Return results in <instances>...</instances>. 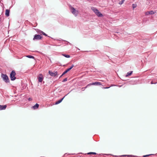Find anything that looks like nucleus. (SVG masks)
Instances as JSON below:
<instances>
[{
    "label": "nucleus",
    "instance_id": "1",
    "mask_svg": "<svg viewBox=\"0 0 157 157\" xmlns=\"http://www.w3.org/2000/svg\"><path fill=\"white\" fill-rule=\"evenodd\" d=\"M1 76L3 80L6 83H8L10 82V80L9 78L6 75L2 73Z\"/></svg>",
    "mask_w": 157,
    "mask_h": 157
},
{
    "label": "nucleus",
    "instance_id": "2",
    "mask_svg": "<svg viewBox=\"0 0 157 157\" xmlns=\"http://www.w3.org/2000/svg\"><path fill=\"white\" fill-rule=\"evenodd\" d=\"M91 9L98 17H101L102 16V14L95 8L93 7L91 8Z\"/></svg>",
    "mask_w": 157,
    "mask_h": 157
},
{
    "label": "nucleus",
    "instance_id": "3",
    "mask_svg": "<svg viewBox=\"0 0 157 157\" xmlns=\"http://www.w3.org/2000/svg\"><path fill=\"white\" fill-rule=\"evenodd\" d=\"M16 75V73L15 71L14 70L12 71L10 75V77L11 80L13 81L16 79L15 77Z\"/></svg>",
    "mask_w": 157,
    "mask_h": 157
},
{
    "label": "nucleus",
    "instance_id": "4",
    "mask_svg": "<svg viewBox=\"0 0 157 157\" xmlns=\"http://www.w3.org/2000/svg\"><path fill=\"white\" fill-rule=\"evenodd\" d=\"M71 11L75 16L78 15V10H76L73 7L71 6L70 8Z\"/></svg>",
    "mask_w": 157,
    "mask_h": 157
},
{
    "label": "nucleus",
    "instance_id": "5",
    "mask_svg": "<svg viewBox=\"0 0 157 157\" xmlns=\"http://www.w3.org/2000/svg\"><path fill=\"white\" fill-rule=\"evenodd\" d=\"M49 74L52 76L55 77L58 75V72L56 71H54V72L49 71H48Z\"/></svg>",
    "mask_w": 157,
    "mask_h": 157
},
{
    "label": "nucleus",
    "instance_id": "6",
    "mask_svg": "<svg viewBox=\"0 0 157 157\" xmlns=\"http://www.w3.org/2000/svg\"><path fill=\"white\" fill-rule=\"evenodd\" d=\"M42 38V36H41L39 34H36L34 36V38H33V40H40Z\"/></svg>",
    "mask_w": 157,
    "mask_h": 157
},
{
    "label": "nucleus",
    "instance_id": "7",
    "mask_svg": "<svg viewBox=\"0 0 157 157\" xmlns=\"http://www.w3.org/2000/svg\"><path fill=\"white\" fill-rule=\"evenodd\" d=\"M37 78L38 79V81L41 82H42L43 80V75L41 74H40L39 76L37 77Z\"/></svg>",
    "mask_w": 157,
    "mask_h": 157
},
{
    "label": "nucleus",
    "instance_id": "8",
    "mask_svg": "<svg viewBox=\"0 0 157 157\" xmlns=\"http://www.w3.org/2000/svg\"><path fill=\"white\" fill-rule=\"evenodd\" d=\"M74 66V65L72 64L71 67L67 69L66 70H65L63 73V75H64L65 74H66L67 73L68 71H70L71 69Z\"/></svg>",
    "mask_w": 157,
    "mask_h": 157
},
{
    "label": "nucleus",
    "instance_id": "9",
    "mask_svg": "<svg viewBox=\"0 0 157 157\" xmlns=\"http://www.w3.org/2000/svg\"><path fill=\"white\" fill-rule=\"evenodd\" d=\"M91 85H101V82H94L91 83Z\"/></svg>",
    "mask_w": 157,
    "mask_h": 157
},
{
    "label": "nucleus",
    "instance_id": "10",
    "mask_svg": "<svg viewBox=\"0 0 157 157\" xmlns=\"http://www.w3.org/2000/svg\"><path fill=\"white\" fill-rule=\"evenodd\" d=\"M7 107L6 105H0V110L5 109Z\"/></svg>",
    "mask_w": 157,
    "mask_h": 157
},
{
    "label": "nucleus",
    "instance_id": "11",
    "mask_svg": "<svg viewBox=\"0 0 157 157\" xmlns=\"http://www.w3.org/2000/svg\"><path fill=\"white\" fill-rule=\"evenodd\" d=\"M67 95H65L63 98H61V99H60L59 100H58V101H56V102L55 103V105H57V104H59V103H60V102H62V100H63V99H64V98Z\"/></svg>",
    "mask_w": 157,
    "mask_h": 157
},
{
    "label": "nucleus",
    "instance_id": "12",
    "mask_svg": "<svg viewBox=\"0 0 157 157\" xmlns=\"http://www.w3.org/2000/svg\"><path fill=\"white\" fill-rule=\"evenodd\" d=\"M10 10H9L6 9V10L5 15L7 17H8L10 16Z\"/></svg>",
    "mask_w": 157,
    "mask_h": 157
},
{
    "label": "nucleus",
    "instance_id": "13",
    "mask_svg": "<svg viewBox=\"0 0 157 157\" xmlns=\"http://www.w3.org/2000/svg\"><path fill=\"white\" fill-rule=\"evenodd\" d=\"M39 106V104H38L37 103H36V105H34L32 107L33 109H37L38 108Z\"/></svg>",
    "mask_w": 157,
    "mask_h": 157
},
{
    "label": "nucleus",
    "instance_id": "14",
    "mask_svg": "<svg viewBox=\"0 0 157 157\" xmlns=\"http://www.w3.org/2000/svg\"><path fill=\"white\" fill-rule=\"evenodd\" d=\"M132 71H130L127 73V75H126V77H128L132 73Z\"/></svg>",
    "mask_w": 157,
    "mask_h": 157
},
{
    "label": "nucleus",
    "instance_id": "15",
    "mask_svg": "<svg viewBox=\"0 0 157 157\" xmlns=\"http://www.w3.org/2000/svg\"><path fill=\"white\" fill-rule=\"evenodd\" d=\"M121 156H128V157H133L134 156V155H122Z\"/></svg>",
    "mask_w": 157,
    "mask_h": 157
},
{
    "label": "nucleus",
    "instance_id": "16",
    "mask_svg": "<svg viewBox=\"0 0 157 157\" xmlns=\"http://www.w3.org/2000/svg\"><path fill=\"white\" fill-rule=\"evenodd\" d=\"M26 57L29 58L34 59V57L33 56L31 55H28L26 56Z\"/></svg>",
    "mask_w": 157,
    "mask_h": 157
},
{
    "label": "nucleus",
    "instance_id": "17",
    "mask_svg": "<svg viewBox=\"0 0 157 157\" xmlns=\"http://www.w3.org/2000/svg\"><path fill=\"white\" fill-rule=\"evenodd\" d=\"M63 55L66 58L70 57V56L69 55H66L65 54H63Z\"/></svg>",
    "mask_w": 157,
    "mask_h": 157
},
{
    "label": "nucleus",
    "instance_id": "18",
    "mask_svg": "<svg viewBox=\"0 0 157 157\" xmlns=\"http://www.w3.org/2000/svg\"><path fill=\"white\" fill-rule=\"evenodd\" d=\"M87 154L88 155H90V154L96 155L97 154L95 152H90L88 153H87Z\"/></svg>",
    "mask_w": 157,
    "mask_h": 157
},
{
    "label": "nucleus",
    "instance_id": "19",
    "mask_svg": "<svg viewBox=\"0 0 157 157\" xmlns=\"http://www.w3.org/2000/svg\"><path fill=\"white\" fill-rule=\"evenodd\" d=\"M37 32L39 34H42V33L43 32V31L38 29V31Z\"/></svg>",
    "mask_w": 157,
    "mask_h": 157
},
{
    "label": "nucleus",
    "instance_id": "20",
    "mask_svg": "<svg viewBox=\"0 0 157 157\" xmlns=\"http://www.w3.org/2000/svg\"><path fill=\"white\" fill-rule=\"evenodd\" d=\"M155 13V12H154L153 11L151 10V11H149V13L150 14H152Z\"/></svg>",
    "mask_w": 157,
    "mask_h": 157
},
{
    "label": "nucleus",
    "instance_id": "21",
    "mask_svg": "<svg viewBox=\"0 0 157 157\" xmlns=\"http://www.w3.org/2000/svg\"><path fill=\"white\" fill-rule=\"evenodd\" d=\"M91 83L88 84L85 87H84V89L86 88L88 86H91Z\"/></svg>",
    "mask_w": 157,
    "mask_h": 157
},
{
    "label": "nucleus",
    "instance_id": "22",
    "mask_svg": "<svg viewBox=\"0 0 157 157\" xmlns=\"http://www.w3.org/2000/svg\"><path fill=\"white\" fill-rule=\"evenodd\" d=\"M91 83L88 84L85 87H84V89L86 88L88 86H91Z\"/></svg>",
    "mask_w": 157,
    "mask_h": 157
},
{
    "label": "nucleus",
    "instance_id": "23",
    "mask_svg": "<svg viewBox=\"0 0 157 157\" xmlns=\"http://www.w3.org/2000/svg\"><path fill=\"white\" fill-rule=\"evenodd\" d=\"M152 155V154H150L148 155H144L143 156V157H148L150 155Z\"/></svg>",
    "mask_w": 157,
    "mask_h": 157
},
{
    "label": "nucleus",
    "instance_id": "24",
    "mask_svg": "<svg viewBox=\"0 0 157 157\" xmlns=\"http://www.w3.org/2000/svg\"><path fill=\"white\" fill-rule=\"evenodd\" d=\"M67 81V78H64L63 81H62V82H66V81Z\"/></svg>",
    "mask_w": 157,
    "mask_h": 157
},
{
    "label": "nucleus",
    "instance_id": "25",
    "mask_svg": "<svg viewBox=\"0 0 157 157\" xmlns=\"http://www.w3.org/2000/svg\"><path fill=\"white\" fill-rule=\"evenodd\" d=\"M43 35L46 36H47V35L46 34V33H44L43 32L42 33V34Z\"/></svg>",
    "mask_w": 157,
    "mask_h": 157
},
{
    "label": "nucleus",
    "instance_id": "26",
    "mask_svg": "<svg viewBox=\"0 0 157 157\" xmlns=\"http://www.w3.org/2000/svg\"><path fill=\"white\" fill-rule=\"evenodd\" d=\"M149 13V11H147V12H146V15L150 14Z\"/></svg>",
    "mask_w": 157,
    "mask_h": 157
},
{
    "label": "nucleus",
    "instance_id": "27",
    "mask_svg": "<svg viewBox=\"0 0 157 157\" xmlns=\"http://www.w3.org/2000/svg\"><path fill=\"white\" fill-rule=\"evenodd\" d=\"M82 90L83 91V90H85V89H84V87H82Z\"/></svg>",
    "mask_w": 157,
    "mask_h": 157
},
{
    "label": "nucleus",
    "instance_id": "28",
    "mask_svg": "<svg viewBox=\"0 0 157 157\" xmlns=\"http://www.w3.org/2000/svg\"><path fill=\"white\" fill-rule=\"evenodd\" d=\"M124 0H122L121 1V4H122V3H123Z\"/></svg>",
    "mask_w": 157,
    "mask_h": 157
},
{
    "label": "nucleus",
    "instance_id": "29",
    "mask_svg": "<svg viewBox=\"0 0 157 157\" xmlns=\"http://www.w3.org/2000/svg\"><path fill=\"white\" fill-rule=\"evenodd\" d=\"M109 87H105L103 88H104V89H108V88H109Z\"/></svg>",
    "mask_w": 157,
    "mask_h": 157
},
{
    "label": "nucleus",
    "instance_id": "30",
    "mask_svg": "<svg viewBox=\"0 0 157 157\" xmlns=\"http://www.w3.org/2000/svg\"><path fill=\"white\" fill-rule=\"evenodd\" d=\"M28 100H29V101H31L32 100V99L31 98H29Z\"/></svg>",
    "mask_w": 157,
    "mask_h": 157
},
{
    "label": "nucleus",
    "instance_id": "31",
    "mask_svg": "<svg viewBox=\"0 0 157 157\" xmlns=\"http://www.w3.org/2000/svg\"><path fill=\"white\" fill-rule=\"evenodd\" d=\"M63 75V74L59 77V78H60L61 77H62Z\"/></svg>",
    "mask_w": 157,
    "mask_h": 157
}]
</instances>
